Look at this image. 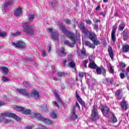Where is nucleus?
<instances>
[{"label": "nucleus", "mask_w": 129, "mask_h": 129, "mask_svg": "<svg viewBox=\"0 0 129 129\" xmlns=\"http://www.w3.org/2000/svg\"><path fill=\"white\" fill-rule=\"evenodd\" d=\"M6 117H13V118H14V119H16L17 121H20V120H21V118L17 116V115L14 113L4 112L2 113L0 116V122H2V121L5 119Z\"/></svg>", "instance_id": "1"}, {"label": "nucleus", "mask_w": 129, "mask_h": 129, "mask_svg": "<svg viewBox=\"0 0 129 129\" xmlns=\"http://www.w3.org/2000/svg\"><path fill=\"white\" fill-rule=\"evenodd\" d=\"M60 29L63 33L67 36V38L70 39L72 42H76V39H75V35L73 33L69 32L66 29L65 26L61 25L60 27Z\"/></svg>", "instance_id": "2"}, {"label": "nucleus", "mask_w": 129, "mask_h": 129, "mask_svg": "<svg viewBox=\"0 0 129 129\" xmlns=\"http://www.w3.org/2000/svg\"><path fill=\"white\" fill-rule=\"evenodd\" d=\"M23 28V31L24 33H26L28 35L33 36L37 33V31L35 29H33L31 26H29L28 23H25L22 26Z\"/></svg>", "instance_id": "3"}, {"label": "nucleus", "mask_w": 129, "mask_h": 129, "mask_svg": "<svg viewBox=\"0 0 129 129\" xmlns=\"http://www.w3.org/2000/svg\"><path fill=\"white\" fill-rule=\"evenodd\" d=\"M33 116L34 117H36V118H38V120L44 122L45 124H48L49 125H52V124H53V121H51V120L49 119H47L43 117L39 113H34Z\"/></svg>", "instance_id": "4"}, {"label": "nucleus", "mask_w": 129, "mask_h": 129, "mask_svg": "<svg viewBox=\"0 0 129 129\" xmlns=\"http://www.w3.org/2000/svg\"><path fill=\"white\" fill-rule=\"evenodd\" d=\"M98 118H99V115L97 112V106L94 105L92 110L91 119L93 121H96Z\"/></svg>", "instance_id": "5"}, {"label": "nucleus", "mask_w": 129, "mask_h": 129, "mask_svg": "<svg viewBox=\"0 0 129 129\" xmlns=\"http://www.w3.org/2000/svg\"><path fill=\"white\" fill-rule=\"evenodd\" d=\"M47 31L48 33H51V37L54 41H58L59 40V35L57 31L55 30H53V29L52 28H48Z\"/></svg>", "instance_id": "6"}, {"label": "nucleus", "mask_w": 129, "mask_h": 129, "mask_svg": "<svg viewBox=\"0 0 129 129\" xmlns=\"http://www.w3.org/2000/svg\"><path fill=\"white\" fill-rule=\"evenodd\" d=\"M12 45L15 48H20V49H25L26 48V44L22 41H19L17 43L13 42Z\"/></svg>", "instance_id": "7"}, {"label": "nucleus", "mask_w": 129, "mask_h": 129, "mask_svg": "<svg viewBox=\"0 0 129 129\" xmlns=\"http://www.w3.org/2000/svg\"><path fill=\"white\" fill-rule=\"evenodd\" d=\"M76 97L78 101H79L80 104H81L82 108H85L86 110H87L88 108L85 105V102L82 100V99L80 97V96H79V94H78V92H77V91H76Z\"/></svg>", "instance_id": "8"}, {"label": "nucleus", "mask_w": 129, "mask_h": 129, "mask_svg": "<svg viewBox=\"0 0 129 129\" xmlns=\"http://www.w3.org/2000/svg\"><path fill=\"white\" fill-rule=\"evenodd\" d=\"M112 31H111V40L113 43H115L116 41V37H115V33L116 32V29H117V25L115 24L112 27Z\"/></svg>", "instance_id": "9"}, {"label": "nucleus", "mask_w": 129, "mask_h": 129, "mask_svg": "<svg viewBox=\"0 0 129 129\" xmlns=\"http://www.w3.org/2000/svg\"><path fill=\"white\" fill-rule=\"evenodd\" d=\"M79 59H86L87 58V54H86V49L84 47H83L81 53L78 54Z\"/></svg>", "instance_id": "10"}, {"label": "nucleus", "mask_w": 129, "mask_h": 129, "mask_svg": "<svg viewBox=\"0 0 129 129\" xmlns=\"http://www.w3.org/2000/svg\"><path fill=\"white\" fill-rule=\"evenodd\" d=\"M121 35L123 37V40L126 41L129 38V31L127 28L125 29L122 32Z\"/></svg>", "instance_id": "11"}, {"label": "nucleus", "mask_w": 129, "mask_h": 129, "mask_svg": "<svg viewBox=\"0 0 129 129\" xmlns=\"http://www.w3.org/2000/svg\"><path fill=\"white\" fill-rule=\"evenodd\" d=\"M101 111L103 115L105 116L109 113V108L106 106H103L101 107Z\"/></svg>", "instance_id": "12"}, {"label": "nucleus", "mask_w": 129, "mask_h": 129, "mask_svg": "<svg viewBox=\"0 0 129 129\" xmlns=\"http://www.w3.org/2000/svg\"><path fill=\"white\" fill-rule=\"evenodd\" d=\"M14 16L17 17V18H19L22 16V9L20 7L15 10L14 12Z\"/></svg>", "instance_id": "13"}, {"label": "nucleus", "mask_w": 129, "mask_h": 129, "mask_svg": "<svg viewBox=\"0 0 129 129\" xmlns=\"http://www.w3.org/2000/svg\"><path fill=\"white\" fill-rule=\"evenodd\" d=\"M73 43L69 42L68 40H64V44L68 46V47H70V48H73L74 46H75V44H76V41H72Z\"/></svg>", "instance_id": "14"}, {"label": "nucleus", "mask_w": 129, "mask_h": 129, "mask_svg": "<svg viewBox=\"0 0 129 129\" xmlns=\"http://www.w3.org/2000/svg\"><path fill=\"white\" fill-rule=\"evenodd\" d=\"M120 105L122 109H124L125 110H126V109H127V106H128V104H127V102H126L125 101L123 100L121 101L120 103Z\"/></svg>", "instance_id": "15"}, {"label": "nucleus", "mask_w": 129, "mask_h": 129, "mask_svg": "<svg viewBox=\"0 0 129 129\" xmlns=\"http://www.w3.org/2000/svg\"><path fill=\"white\" fill-rule=\"evenodd\" d=\"M57 53L60 57H65L66 56V52H65V48L61 47L60 50L57 51Z\"/></svg>", "instance_id": "16"}, {"label": "nucleus", "mask_w": 129, "mask_h": 129, "mask_svg": "<svg viewBox=\"0 0 129 129\" xmlns=\"http://www.w3.org/2000/svg\"><path fill=\"white\" fill-rule=\"evenodd\" d=\"M72 115L71 116V118L72 119H77L78 118V116L76 115V109L75 107H74L73 108V110L72 111Z\"/></svg>", "instance_id": "17"}, {"label": "nucleus", "mask_w": 129, "mask_h": 129, "mask_svg": "<svg viewBox=\"0 0 129 129\" xmlns=\"http://www.w3.org/2000/svg\"><path fill=\"white\" fill-rule=\"evenodd\" d=\"M87 36L88 38H89V39L91 40V41L97 39L96 35L95 34V33H94V32H90Z\"/></svg>", "instance_id": "18"}, {"label": "nucleus", "mask_w": 129, "mask_h": 129, "mask_svg": "<svg viewBox=\"0 0 129 129\" xmlns=\"http://www.w3.org/2000/svg\"><path fill=\"white\" fill-rule=\"evenodd\" d=\"M108 52L111 60H113V51L112 50V47L110 46H109L108 48Z\"/></svg>", "instance_id": "19"}, {"label": "nucleus", "mask_w": 129, "mask_h": 129, "mask_svg": "<svg viewBox=\"0 0 129 129\" xmlns=\"http://www.w3.org/2000/svg\"><path fill=\"white\" fill-rule=\"evenodd\" d=\"M85 45L89 47V48H92V49H94L95 48V45L93 43H91L90 41H86L85 42Z\"/></svg>", "instance_id": "20"}, {"label": "nucleus", "mask_w": 129, "mask_h": 129, "mask_svg": "<svg viewBox=\"0 0 129 129\" xmlns=\"http://www.w3.org/2000/svg\"><path fill=\"white\" fill-rule=\"evenodd\" d=\"M89 67L91 69H96V68H97V66L96 65V64H95V62H94V61H91L89 64Z\"/></svg>", "instance_id": "21"}, {"label": "nucleus", "mask_w": 129, "mask_h": 129, "mask_svg": "<svg viewBox=\"0 0 129 129\" xmlns=\"http://www.w3.org/2000/svg\"><path fill=\"white\" fill-rule=\"evenodd\" d=\"M124 27H125V24L124 23V22H123V21H122L120 24L119 25L118 31H123Z\"/></svg>", "instance_id": "22"}, {"label": "nucleus", "mask_w": 129, "mask_h": 129, "mask_svg": "<svg viewBox=\"0 0 129 129\" xmlns=\"http://www.w3.org/2000/svg\"><path fill=\"white\" fill-rule=\"evenodd\" d=\"M122 52L123 53H127V52H129L128 44H126L122 46Z\"/></svg>", "instance_id": "23"}, {"label": "nucleus", "mask_w": 129, "mask_h": 129, "mask_svg": "<svg viewBox=\"0 0 129 129\" xmlns=\"http://www.w3.org/2000/svg\"><path fill=\"white\" fill-rule=\"evenodd\" d=\"M110 115L111 116L110 118V121L113 123H114L117 121V119L114 116V114L112 113H110Z\"/></svg>", "instance_id": "24"}, {"label": "nucleus", "mask_w": 129, "mask_h": 129, "mask_svg": "<svg viewBox=\"0 0 129 129\" xmlns=\"http://www.w3.org/2000/svg\"><path fill=\"white\" fill-rule=\"evenodd\" d=\"M13 4V1H8L6 2L3 6L4 10H7L8 7H10L11 5Z\"/></svg>", "instance_id": "25"}, {"label": "nucleus", "mask_w": 129, "mask_h": 129, "mask_svg": "<svg viewBox=\"0 0 129 129\" xmlns=\"http://www.w3.org/2000/svg\"><path fill=\"white\" fill-rule=\"evenodd\" d=\"M112 82H113V80H112V79L107 78L105 80V83L107 85H109V84H112Z\"/></svg>", "instance_id": "26"}, {"label": "nucleus", "mask_w": 129, "mask_h": 129, "mask_svg": "<svg viewBox=\"0 0 129 129\" xmlns=\"http://www.w3.org/2000/svg\"><path fill=\"white\" fill-rule=\"evenodd\" d=\"M2 71V73H3V74L4 75H8V73L9 72V70L7 69V67H2L1 68Z\"/></svg>", "instance_id": "27"}, {"label": "nucleus", "mask_w": 129, "mask_h": 129, "mask_svg": "<svg viewBox=\"0 0 129 129\" xmlns=\"http://www.w3.org/2000/svg\"><path fill=\"white\" fill-rule=\"evenodd\" d=\"M34 19H35L34 14H30L28 15V19L30 23H31V22H33V21H34Z\"/></svg>", "instance_id": "28"}, {"label": "nucleus", "mask_w": 129, "mask_h": 129, "mask_svg": "<svg viewBox=\"0 0 129 129\" xmlns=\"http://www.w3.org/2000/svg\"><path fill=\"white\" fill-rule=\"evenodd\" d=\"M22 113L23 114H27V115L31 114V113H32V111L30 109H24Z\"/></svg>", "instance_id": "29"}, {"label": "nucleus", "mask_w": 129, "mask_h": 129, "mask_svg": "<svg viewBox=\"0 0 129 129\" xmlns=\"http://www.w3.org/2000/svg\"><path fill=\"white\" fill-rule=\"evenodd\" d=\"M81 31H82V33H83V34H84L86 36H88V34L90 33V32H89V31H88V30L86 29V27Z\"/></svg>", "instance_id": "30"}, {"label": "nucleus", "mask_w": 129, "mask_h": 129, "mask_svg": "<svg viewBox=\"0 0 129 129\" xmlns=\"http://www.w3.org/2000/svg\"><path fill=\"white\" fill-rule=\"evenodd\" d=\"M24 109H25L24 107H21V106H17L16 108V110L17 111H19L20 112H22V113H23V112L24 111Z\"/></svg>", "instance_id": "31"}, {"label": "nucleus", "mask_w": 129, "mask_h": 129, "mask_svg": "<svg viewBox=\"0 0 129 129\" xmlns=\"http://www.w3.org/2000/svg\"><path fill=\"white\" fill-rule=\"evenodd\" d=\"M93 44L95 45V46H97L100 44V41L99 40H97L96 38L92 40Z\"/></svg>", "instance_id": "32"}, {"label": "nucleus", "mask_w": 129, "mask_h": 129, "mask_svg": "<svg viewBox=\"0 0 129 129\" xmlns=\"http://www.w3.org/2000/svg\"><path fill=\"white\" fill-rule=\"evenodd\" d=\"M108 71L110 72L111 74H114V69H113V67L110 64L109 66V68H108Z\"/></svg>", "instance_id": "33"}, {"label": "nucleus", "mask_w": 129, "mask_h": 129, "mask_svg": "<svg viewBox=\"0 0 129 129\" xmlns=\"http://www.w3.org/2000/svg\"><path fill=\"white\" fill-rule=\"evenodd\" d=\"M17 91L19 93L22 94V95H25L26 94V90L22 89H17Z\"/></svg>", "instance_id": "34"}, {"label": "nucleus", "mask_w": 129, "mask_h": 129, "mask_svg": "<svg viewBox=\"0 0 129 129\" xmlns=\"http://www.w3.org/2000/svg\"><path fill=\"white\" fill-rule=\"evenodd\" d=\"M69 66L71 67V68H72L73 69H76V65H75V62L74 61H72L69 63Z\"/></svg>", "instance_id": "35"}, {"label": "nucleus", "mask_w": 129, "mask_h": 129, "mask_svg": "<svg viewBox=\"0 0 129 129\" xmlns=\"http://www.w3.org/2000/svg\"><path fill=\"white\" fill-rule=\"evenodd\" d=\"M33 95L36 98H38L39 97V92H38L37 91L34 90L32 92Z\"/></svg>", "instance_id": "36"}, {"label": "nucleus", "mask_w": 129, "mask_h": 129, "mask_svg": "<svg viewBox=\"0 0 129 129\" xmlns=\"http://www.w3.org/2000/svg\"><path fill=\"white\" fill-rule=\"evenodd\" d=\"M41 108H42L43 111H47L48 110V108L46 105H42L40 106Z\"/></svg>", "instance_id": "37"}, {"label": "nucleus", "mask_w": 129, "mask_h": 129, "mask_svg": "<svg viewBox=\"0 0 129 129\" xmlns=\"http://www.w3.org/2000/svg\"><path fill=\"white\" fill-rule=\"evenodd\" d=\"M121 93H122V92L120 90H118L115 94L116 95L118 96V97H121Z\"/></svg>", "instance_id": "38"}, {"label": "nucleus", "mask_w": 129, "mask_h": 129, "mask_svg": "<svg viewBox=\"0 0 129 129\" xmlns=\"http://www.w3.org/2000/svg\"><path fill=\"white\" fill-rule=\"evenodd\" d=\"M101 73L104 76H106V71H105V69L103 67H101Z\"/></svg>", "instance_id": "39"}, {"label": "nucleus", "mask_w": 129, "mask_h": 129, "mask_svg": "<svg viewBox=\"0 0 129 129\" xmlns=\"http://www.w3.org/2000/svg\"><path fill=\"white\" fill-rule=\"evenodd\" d=\"M23 85L26 88H29L31 87V86H30V83H29L27 82H23Z\"/></svg>", "instance_id": "40"}, {"label": "nucleus", "mask_w": 129, "mask_h": 129, "mask_svg": "<svg viewBox=\"0 0 129 129\" xmlns=\"http://www.w3.org/2000/svg\"><path fill=\"white\" fill-rule=\"evenodd\" d=\"M97 74L100 75L101 74V67L100 68L98 67L96 69Z\"/></svg>", "instance_id": "41"}, {"label": "nucleus", "mask_w": 129, "mask_h": 129, "mask_svg": "<svg viewBox=\"0 0 129 129\" xmlns=\"http://www.w3.org/2000/svg\"><path fill=\"white\" fill-rule=\"evenodd\" d=\"M85 75H86L85 73H82L81 72H80L79 73V76L80 78H83V77H84Z\"/></svg>", "instance_id": "42"}, {"label": "nucleus", "mask_w": 129, "mask_h": 129, "mask_svg": "<svg viewBox=\"0 0 129 129\" xmlns=\"http://www.w3.org/2000/svg\"><path fill=\"white\" fill-rule=\"evenodd\" d=\"M11 35H12V36H14V37H17L18 36L21 35V32L18 31V32H17L15 33H11Z\"/></svg>", "instance_id": "43"}, {"label": "nucleus", "mask_w": 129, "mask_h": 129, "mask_svg": "<svg viewBox=\"0 0 129 129\" xmlns=\"http://www.w3.org/2000/svg\"><path fill=\"white\" fill-rule=\"evenodd\" d=\"M57 76L58 77H64V76H65V74L62 72H57Z\"/></svg>", "instance_id": "44"}, {"label": "nucleus", "mask_w": 129, "mask_h": 129, "mask_svg": "<svg viewBox=\"0 0 129 129\" xmlns=\"http://www.w3.org/2000/svg\"><path fill=\"white\" fill-rule=\"evenodd\" d=\"M57 101L58 104H59L60 105H63V104H64V103H63V101H62V100H61V99H60V98L57 97Z\"/></svg>", "instance_id": "45"}, {"label": "nucleus", "mask_w": 129, "mask_h": 129, "mask_svg": "<svg viewBox=\"0 0 129 129\" xmlns=\"http://www.w3.org/2000/svg\"><path fill=\"white\" fill-rule=\"evenodd\" d=\"M119 66L121 69H123V68H125V63H123V62H120L119 63Z\"/></svg>", "instance_id": "46"}, {"label": "nucleus", "mask_w": 129, "mask_h": 129, "mask_svg": "<svg viewBox=\"0 0 129 129\" xmlns=\"http://www.w3.org/2000/svg\"><path fill=\"white\" fill-rule=\"evenodd\" d=\"M0 37H7V33L2 32V30H0Z\"/></svg>", "instance_id": "47"}, {"label": "nucleus", "mask_w": 129, "mask_h": 129, "mask_svg": "<svg viewBox=\"0 0 129 129\" xmlns=\"http://www.w3.org/2000/svg\"><path fill=\"white\" fill-rule=\"evenodd\" d=\"M87 63H88V60L87 59H86L83 61V65L86 68H87Z\"/></svg>", "instance_id": "48"}, {"label": "nucleus", "mask_w": 129, "mask_h": 129, "mask_svg": "<svg viewBox=\"0 0 129 129\" xmlns=\"http://www.w3.org/2000/svg\"><path fill=\"white\" fill-rule=\"evenodd\" d=\"M79 27L80 29L81 30V31L86 28L85 26H84V24H83V23H81L79 25Z\"/></svg>", "instance_id": "49"}, {"label": "nucleus", "mask_w": 129, "mask_h": 129, "mask_svg": "<svg viewBox=\"0 0 129 129\" xmlns=\"http://www.w3.org/2000/svg\"><path fill=\"white\" fill-rule=\"evenodd\" d=\"M50 115H51V118H57V115L56 114H55V113L54 112H52L51 114H50Z\"/></svg>", "instance_id": "50"}, {"label": "nucleus", "mask_w": 129, "mask_h": 129, "mask_svg": "<svg viewBox=\"0 0 129 129\" xmlns=\"http://www.w3.org/2000/svg\"><path fill=\"white\" fill-rule=\"evenodd\" d=\"M24 95H25V96H27V97H31V96H32V93L27 92V91H26Z\"/></svg>", "instance_id": "51"}, {"label": "nucleus", "mask_w": 129, "mask_h": 129, "mask_svg": "<svg viewBox=\"0 0 129 129\" xmlns=\"http://www.w3.org/2000/svg\"><path fill=\"white\" fill-rule=\"evenodd\" d=\"M120 77L121 79H124V78L125 77V75H124V74L123 73H121L120 74Z\"/></svg>", "instance_id": "52"}, {"label": "nucleus", "mask_w": 129, "mask_h": 129, "mask_svg": "<svg viewBox=\"0 0 129 129\" xmlns=\"http://www.w3.org/2000/svg\"><path fill=\"white\" fill-rule=\"evenodd\" d=\"M64 22H65L66 24H67V25H70V24H71V22L70 21V20H69V19L64 20Z\"/></svg>", "instance_id": "53"}, {"label": "nucleus", "mask_w": 129, "mask_h": 129, "mask_svg": "<svg viewBox=\"0 0 129 129\" xmlns=\"http://www.w3.org/2000/svg\"><path fill=\"white\" fill-rule=\"evenodd\" d=\"M25 60H26L25 62H30L31 61H33V60L30 57H26Z\"/></svg>", "instance_id": "54"}, {"label": "nucleus", "mask_w": 129, "mask_h": 129, "mask_svg": "<svg viewBox=\"0 0 129 129\" xmlns=\"http://www.w3.org/2000/svg\"><path fill=\"white\" fill-rule=\"evenodd\" d=\"M76 38H80V33L78 31L76 32Z\"/></svg>", "instance_id": "55"}, {"label": "nucleus", "mask_w": 129, "mask_h": 129, "mask_svg": "<svg viewBox=\"0 0 129 129\" xmlns=\"http://www.w3.org/2000/svg\"><path fill=\"white\" fill-rule=\"evenodd\" d=\"M85 22L86 24H87L88 25H91L92 22H91V20H90V19L86 20Z\"/></svg>", "instance_id": "56"}, {"label": "nucleus", "mask_w": 129, "mask_h": 129, "mask_svg": "<svg viewBox=\"0 0 129 129\" xmlns=\"http://www.w3.org/2000/svg\"><path fill=\"white\" fill-rule=\"evenodd\" d=\"M46 55H47V52H46V51L43 50L42 51L41 55L42 57H45L46 56Z\"/></svg>", "instance_id": "57"}, {"label": "nucleus", "mask_w": 129, "mask_h": 129, "mask_svg": "<svg viewBox=\"0 0 129 129\" xmlns=\"http://www.w3.org/2000/svg\"><path fill=\"white\" fill-rule=\"evenodd\" d=\"M94 29L96 31V32H98V25H94Z\"/></svg>", "instance_id": "58"}, {"label": "nucleus", "mask_w": 129, "mask_h": 129, "mask_svg": "<svg viewBox=\"0 0 129 129\" xmlns=\"http://www.w3.org/2000/svg\"><path fill=\"white\" fill-rule=\"evenodd\" d=\"M94 23H100V20H98L96 18L93 19Z\"/></svg>", "instance_id": "59"}, {"label": "nucleus", "mask_w": 129, "mask_h": 129, "mask_svg": "<svg viewBox=\"0 0 129 129\" xmlns=\"http://www.w3.org/2000/svg\"><path fill=\"white\" fill-rule=\"evenodd\" d=\"M3 81H4V82H7V81H9V79H8L7 78H6L5 77H3Z\"/></svg>", "instance_id": "60"}, {"label": "nucleus", "mask_w": 129, "mask_h": 129, "mask_svg": "<svg viewBox=\"0 0 129 129\" xmlns=\"http://www.w3.org/2000/svg\"><path fill=\"white\" fill-rule=\"evenodd\" d=\"M53 104L54 105H55L57 108H59V105H58V103L56 101H53Z\"/></svg>", "instance_id": "61"}, {"label": "nucleus", "mask_w": 129, "mask_h": 129, "mask_svg": "<svg viewBox=\"0 0 129 129\" xmlns=\"http://www.w3.org/2000/svg\"><path fill=\"white\" fill-rule=\"evenodd\" d=\"M11 120L10 119H5L4 121V123H9V122H11Z\"/></svg>", "instance_id": "62"}, {"label": "nucleus", "mask_w": 129, "mask_h": 129, "mask_svg": "<svg viewBox=\"0 0 129 129\" xmlns=\"http://www.w3.org/2000/svg\"><path fill=\"white\" fill-rule=\"evenodd\" d=\"M48 50H47V52H48V53H50V52L51 51V45H48Z\"/></svg>", "instance_id": "63"}, {"label": "nucleus", "mask_w": 129, "mask_h": 129, "mask_svg": "<svg viewBox=\"0 0 129 129\" xmlns=\"http://www.w3.org/2000/svg\"><path fill=\"white\" fill-rule=\"evenodd\" d=\"M26 129H33V126H27Z\"/></svg>", "instance_id": "64"}]
</instances>
